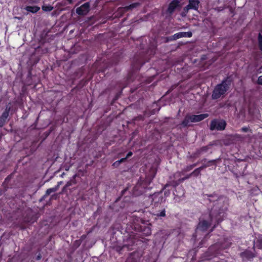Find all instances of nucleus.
I'll list each match as a JSON object with an SVG mask.
<instances>
[{
    "label": "nucleus",
    "mask_w": 262,
    "mask_h": 262,
    "mask_svg": "<svg viewBox=\"0 0 262 262\" xmlns=\"http://www.w3.org/2000/svg\"><path fill=\"white\" fill-rule=\"evenodd\" d=\"M179 1L178 0H172L169 4L167 11L168 13H172L179 6Z\"/></svg>",
    "instance_id": "dca6fc26"
},
{
    "label": "nucleus",
    "mask_w": 262,
    "mask_h": 262,
    "mask_svg": "<svg viewBox=\"0 0 262 262\" xmlns=\"http://www.w3.org/2000/svg\"><path fill=\"white\" fill-rule=\"evenodd\" d=\"M149 59L150 58L147 56V54L142 51L135 55L132 62V71L128 73L125 82L123 84H120L119 87L121 89L120 91L116 94L113 99L114 101L118 99L122 93L123 90L134 80L136 73L140 70L144 64L148 62Z\"/></svg>",
    "instance_id": "f257e3e1"
},
{
    "label": "nucleus",
    "mask_w": 262,
    "mask_h": 262,
    "mask_svg": "<svg viewBox=\"0 0 262 262\" xmlns=\"http://www.w3.org/2000/svg\"><path fill=\"white\" fill-rule=\"evenodd\" d=\"M94 229V227H93L92 228V229L91 230H90L89 231H88V232H87V234H89V233H90L92 231V230H93Z\"/></svg>",
    "instance_id": "a18cd8bd"
},
{
    "label": "nucleus",
    "mask_w": 262,
    "mask_h": 262,
    "mask_svg": "<svg viewBox=\"0 0 262 262\" xmlns=\"http://www.w3.org/2000/svg\"><path fill=\"white\" fill-rule=\"evenodd\" d=\"M215 219V224L213 227V228L211 229V231H212L213 229L215 228L216 227V226L219 224V223H220L222 221V220H221L220 218H219L217 217H216Z\"/></svg>",
    "instance_id": "c9c22d12"
},
{
    "label": "nucleus",
    "mask_w": 262,
    "mask_h": 262,
    "mask_svg": "<svg viewBox=\"0 0 262 262\" xmlns=\"http://www.w3.org/2000/svg\"><path fill=\"white\" fill-rule=\"evenodd\" d=\"M181 38L180 33L178 32L174 34L173 35L167 37V41H173L177 40V39Z\"/></svg>",
    "instance_id": "5701e85b"
},
{
    "label": "nucleus",
    "mask_w": 262,
    "mask_h": 262,
    "mask_svg": "<svg viewBox=\"0 0 262 262\" xmlns=\"http://www.w3.org/2000/svg\"><path fill=\"white\" fill-rule=\"evenodd\" d=\"M201 155V154L200 153L199 149H196L195 152H193L190 156H188L187 158L189 159H194L198 158Z\"/></svg>",
    "instance_id": "b1692460"
},
{
    "label": "nucleus",
    "mask_w": 262,
    "mask_h": 262,
    "mask_svg": "<svg viewBox=\"0 0 262 262\" xmlns=\"http://www.w3.org/2000/svg\"><path fill=\"white\" fill-rule=\"evenodd\" d=\"M76 176H77L76 174H75L74 176H73V180L68 181L67 183V184H66V187H68L71 186L73 184H76V180L75 179Z\"/></svg>",
    "instance_id": "7c9ffc66"
},
{
    "label": "nucleus",
    "mask_w": 262,
    "mask_h": 262,
    "mask_svg": "<svg viewBox=\"0 0 262 262\" xmlns=\"http://www.w3.org/2000/svg\"><path fill=\"white\" fill-rule=\"evenodd\" d=\"M200 2L199 0H189L188 5L185 7L187 10L193 9L197 10L199 8Z\"/></svg>",
    "instance_id": "f3484780"
},
{
    "label": "nucleus",
    "mask_w": 262,
    "mask_h": 262,
    "mask_svg": "<svg viewBox=\"0 0 262 262\" xmlns=\"http://www.w3.org/2000/svg\"><path fill=\"white\" fill-rule=\"evenodd\" d=\"M190 122H191L190 117V115H187L185 117L184 120L181 122V125L183 127H187L190 126V125L189 124Z\"/></svg>",
    "instance_id": "a211bd4d"
},
{
    "label": "nucleus",
    "mask_w": 262,
    "mask_h": 262,
    "mask_svg": "<svg viewBox=\"0 0 262 262\" xmlns=\"http://www.w3.org/2000/svg\"><path fill=\"white\" fill-rule=\"evenodd\" d=\"M232 80L229 77L225 78L221 83L217 84L214 88L211 97L213 99H218L225 95L229 90L232 84Z\"/></svg>",
    "instance_id": "20e7f679"
},
{
    "label": "nucleus",
    "mask_w": 262,
    "mask_h": 262,
    "mask_svg": "<svg viewBox=\"0 0 262 262\" xmlns=\"http://www.w3.org/2000/svg\"><path fill=\"white\" fill-rule=\"evenodd\" d=\"M126 161V158H121L120 160H118L114 162L112 164V166L117 168L119 166L121 163L124 162Z\"/></svg>",
    "instance_id": "cd10ccee"
},
{
    "label": "nucleus",
    "mask_w": 262,
    "mask_h": 262,
    "mask_svg": "<svg viewBox=\"0 0 262 262\" xmlns=\"http://www.w3.org/2000/svg\"><path fill=\"white\" fill-rule=\"evenodd\" d=\"M69 2H70V3L72 2V0H68Z\"/></svg>",
    "instance_id": "09e8293b"
},
{
    "label": "nucleus",
    "mask_w": 262,
    "mask_h": 262,
    "mask_svg": "<svg viewBox=\"0 0 262 262\" xmlns=\"http://www.w3.org/2000/svg\"><path fill=\"white\" fill-rule=\"evenodd\" d=\"M174 194L178 197H181L184 194V190L181 186L177 188L175 190V192H173Z\"/></svg>",
    "instance_id": "4be33fe9"
},
{
    "label": "nucleus",
    "mask_w": 262,
    "mask_h": 262,
    "mask_svg": "<svg viewBox=\"0 0 262 262\" xmlns=\"http://www.w3.org/2000/svg\"><path fill=\"white\" fill-rule=\"evenodd\" d=\"M204 169L201 166L198 168H195L192 172L190 173V175H192L193 177H198L201 175V171Z\"/></svg>",
    "instance_id": "aec40b11"
},
{
    "label": "nucleus",
    "mask_w": 262,
    "mask_h": 262,
    "mask_svg": "<svg viewBox=\"0 0 262 262\" xmlns=\"http://www.w3.org/2000/svg\"><path fill=\"white\" fill-rule=\"evenodd\" d=\"M132 155H133V152H132V151H129V152L127 153V154L126 156L124 158H126V160L127 158H129V157H131Z\"/></svg>",
    "instance_id": "a19ab883"
},
{
    "label": "nucleus",
    "mask_w": 262,
    "mask_h": 262,
    "mask_svg": "<svg viewBox=\"0 0 262 262\" xmlns=\"http://www.w3.org/2000/svg\"><path fill=\"white\" fill-rule=\"evenodd\" d=\"M25 9L29 12H31L32 13H35L37 12L39 10L40 8L38 6H26L25 8Z\"/></svg>",
    "instance_id": "6ab92c4d"
},
{
    "label": "nucleus",
    "mask_w": 262,
    "mask_h": 262,
    "mask_svg": "<svg viewBox=\"0 0 262 262\" xmlns=\"http://www.w3.org/2000/svg\"><path fill=\"white\" fill-rule=\"evenodd\" d=\"M200 162H198L196 163H193L192 164H191V165H187L186 166L184 169V171L185 172H187V171H189L190 170H191L194 167H195V166H196V165L199 163Z\"/></svg>",
    "instance_id": "a878e982"
},
{
    "label": "nucleus",
    "mask_w": 262,
    "mask_h": 262,
    "mask_svg": "<svg viewBox=\"0 0 262 262\" xmlns=\"http://www.w3.org/2000/svg\"><path fill=\"white\" fill-rule=\"evenodd\" d=\"M42 9L43 11L46 12L51 11L53 9V7L51 5H43L42 6Z\"/></svg>",
    "instance_id": "c756f323"
},
{
    "label": "nucleus",
    "mask_w": 262,
    "mask_h": 262,
    "mask_svg": "<svg viewBox=\"0 0 262 262\" xmlns=\"http://www.w3.org/2000/svg\"><path fill=\"white\" fill-rule=\"evenodd\" d=\"M213 213L212 212H210L209 214V217L207 220H203L202 221H200L197 226L196 229V232L199 231H206L208 228L211 225L213 221Z\"/></svg>",
    "instance_id": "0eeeda50"
},
{
    "label": "nucleus",
    "mask_w": 262,
    "mask_h": 262,
    "mask_svg": "<svg viewBox=\"0 0 262 262\" xmlns=\"http://www.w3.org/2000/svg\"><path fill=\"white\" fill-rule=\"evenodd\" d=\"M11 110V106L7 105L0 117V127L4 126L7 122V120L9 117V113Z\"/></svg>",
    "instance_id": "f8f14e48"
},
{
    "label": "nucleus",
    "mask_w": 262,
    "mask_h": 262,
    "mask_svg": "<svg viewBox=\"0 0 262 262\" xmlns=\"http://www.w3.org/2000/svg\"><path fill=\"white\" fill-rule=\"evenodd\" d=\"M41 258V254L39 253L36 256V260H39Z\"/></svg>",
    "instance_id": "37998d69"
},
{
    "label": "nucleus",
    "mask_w": 262,
    "mask_h": 262,
    "mask_svg": "<svg viewBox=\"0 0 262 262\" xmlns=\"http://www.w3.org/2000/svg\"><path fill=\"white\" fill-rule=\"evenodd\" d=\"M181 37H191L192 33L191 31L188 32H180Z\"/></svg>",
    "instance_id": "bb28decb"
},
{
    "label": "nucleus",
    "mask_w": 262,
    "mask_h": 262,
    "mask_svg": "<svg viewBox=\"0 0 262 262\" xmlns=\"http://www.w3.org/2000/svg\"><path fill=\"white\" fill-rule=\"evenodd\" d=\"M51 198H52V199H56V196L55 195H52V196H51Z\"/></svg>",
    "instance_id": "49530a36"
},
{
    "label": "nucleus",
    "mask_w": 262,
    "mask_h": 262,
    "mask_svg": "<svg viewBox=\"0 0 262 262\" xmlns=\"http://www.w3.org/2000/svg\"><path fill=\"white\" fill-rule=\"evenodd\" d=\"M143 119H144V117L142 116V115H140V116L137 117L135 119V120H143Z\"/></svg>",
    "instance_id": "58836bf2"
},
{
    "label": "nucleus",
    "mask_w": 262,
    "mask_h": 262,
    "mask_svg": "<svg viewBox=\"0 0 262 262\" xmlns=\"http://www.w3.org/2000/svg\"><path fill=\"white\" fill-rule=\"evenodd\" d=\"M212 145V144L210 143L208 145L202 146L201 148L198 149L200 151V153L202 154L204 152H206L209 149L210 146H211Z\"/></svg>",
    "instance_id": "393cba45"
},
{
    "label": "nucleus",
    "mask_w": 262,
    "mask_h": 262,
    "mask_svg": "<svg viewBox=\"0 0 262 262\" xmlns=\"http://www.w3.org/2000/svg\"><path fill=\"white\" fill-rule=\"evenodd\" d=\"M253 251L249 249H246L239 253V257L242 262H248L253 261L254 258L257 257V253L255 251V245L252 247Z\"/></svg>",
    "instance_id": "423d86ee"
},
{
    "label": "nucleus",
    "mask_w": 262,
    "mask_h": 262,
    "mask_svg": "<svg viewBox=\"0 0 262 262\" xmlns=\"http://www.w3.org/2000/svg\"><path fill=\"white\" fill-rule=\"evenodd\" d=\"M86 236L85 235H82L81 236V238L80 239H81V242L82 241L83 239H85L86 238Z\"/></svg>",
    "instance_id": "c03bdc74"
},
{
    "label": "nucleus",
    "mask_w": 262,
    "mask_h": 262,
    "mask_svg": "<svg viewBox=\"0 0 262 262\" xmlns=\"http://www.w3.org/2000/svg\"><path fill=\"white\" fill-rule=\"evenodd\" d=\"M219 160L218 159H214V160H210L207 161V159L204 158L202 159L200 162L202 163V165L201 166L202 168L204 169L208 167L211 166H216V163L217 161Z\"/></svg>",
    "instance_id": "4468645a"
},
{
    "label": "nucleus",
    "mask_w": 262,
    "mask_h": 262,
    "mask_svg": "<svg viewBox=\"0 0 262 262\" xmlns=\"http://www.w3.org/2000/svg\"><path fill=\"white\" fill-rule=\"evenodd\" d=\"M249 130V128L248 127H243L241 128V131L244 133H247Z\"/></svg>",
    "instance_id": "4c0bfd02"
},
{
    "label": "nucleus",
    "mask_w": 262,
    "mask_h": 262,
    "mask_svg": "<svg viewBox=\"0 0 262 262\" xmlns=\"http://www.w3.org/2000/svg\"><path fill=\"white\" fill-rule=\"evenodd\" d=\"M128 188H125L121 191V195L123 196L125 194V192L127 191Z\"/></svg>",
    "instance_id": "79ce46f5"
},
{
    "label": "nucleus",
    "mask_w": 262,
    "mask_h": 262,
    "mask_svg": "<svg viewBox=\"0 0 262 262\" xmlns=\"http://www.w3.org/2000/svg\"><path fill=\"white\" fill-rule=\"evenodd\" d=\"M209 115L208 114H202L200 115H190L191 122H198L204 119L207 118Z\"/></svg>",
    "instance_id": "2eb2a0df"
},
{
    "label": "nucleus",
    "mask_w": 262,
    "mask_h": 262,
    "mask_svg": "<svg viewBox=\"0 0 262 262\" xmlns=\"http://www.w3.org/2000/svg\"><path fill=\"white\" fill-rule=\"evenodd\" d=\"M208 235H209V233L207 234L206 235V236H208Z\"/></svg>",
    "instance_id": "8fccbe9b"
},
{
    "label": "nucleus",
    "mask_w": 262,
    "mask_h": 262,
    "mask_svg": "<svg viewBox=\"0 0 262 262\" xmlns=\"http://www.w3.org/2000/svg\"><path fill=\"white\" fill-rule=\"evenodd\" d=\"M139 5L138 3H134L128 6H125L124 7H119L117 11L116 12V16H122L124 13L127 12L128 10H132L135 8H136Z\"/></svg>",
    "instance_id": "1a4fd4ad"
},
{
    "label": "nucleus",
    "mask_w": 262,
    "mask_h": 262,
    "mask_svg": "<svg viewBox=\"0 0 262 262\" xmlns=\"http://www.w3.org/2000/svg\"><path fill=\"white\" fill-rule=\"evenodd\" d=\"M208 196L209 198H213V197H215V199H216V200H217L219 199V197L216 194H210V195H209Z\"/></svg>",
    "instance_id": "ea45409f"
},
{
    "label": "nucleus",
    "mask_w": 262,
    "mask_h": 262,
    "mask_svg": "<svg viewBox=\"0 0 262 262\" xmlns=\"http://www.w3.org/2000/svg\"><path fill=\"white\" fill-rule=\"evenodd\" d=\"M157 172V167L152 166L146 173L145 179L140 178L136 185L133 187V195L136 196H139L146 192L147 190L150 189L151 187L150 186V185L155 177Z\"/></svg>",
    "instance_id": "f03ea898"
},
{
    "label": "nucleus",
    "mask_w": 262,
    "mask_h": 262,
    "mask_svg": "<svg viewBox=\"0 0 262 262\" xmlns=\"http://www.w3.org/2000/svg\"><path fill=\"white\" fill-rule=\"evenodd\" d=\"M257 247L259 249H262V238L257 239Z\"/></svg>",
    "instance_id": "f704fd0d"
},
{
    "label": "nucleus",
    "mask_w": 262,
    "mask_h": 262,
    "mask_svg": "<svg viewBox=\"0 0 262 262\" xmlns=\"http://www.w3.org/2000/svg\"><path fill=\"white\" fill-rule=\"evenodd\" d=\"M90 10V5L89 2L85 3L81 6L78 7L76 10V12L79 15H85Z\"/></svg>",
    "instance_id": "9b49d317"
},
{
    "label": "nucleus",
    "mask_w": 262,
    "mask_h": 262,
    "mask_svg": "<svg viewBox=\"0 0 262 262\" xmlns=\"http://www.w3.org/2000/svg\"><path fill=\"white\" fill-rule=\"evenodd\" d=\"M37 217L31 209L29 210L24 217V221L28 223H34L36 222Z\"/></svg>",
    "instance_id": "ddd939ff"
},
{
    "label": "nucleus",
    "mask_w": 262,
    "mask_h": 262,
    "mask_svg": "<svg viewBox=\"0 0 262 262\" xmlns=\"http://www.w3.org/2000/svg\"><path fill=\"white\" fill-rule=\"evenodd\" d=\"M166 207L164 206L154 207L152 208V214L159 218L166 216Z\"/></svg>",
    "instance_id": "9d476101"
},
{
    "label": "nucleus",
    "mask_w": 262,
    "mask_h": 262,
    "mask_svg": "<svg viewBox=\"0 0 262 262\" xmlns=\"http://www.w3.org/2000/svg\"><path fill=\"white\" fill-rule=\"evenodd\" d=\"M114 60L112 62V64H117L119 61V58L116 54H114L113 56Z\"/></svg>",
    "instance_id": "473e14b6"
},
{
    "label": "nucleus",
    "mask_w": 262,
    "mask_h": 262,
    "mask_svg": "<svg viewBox=\"0 0 262 262\" xmlns=\"http://www.w3.org/2000/svg\"><path fill=\"white\" fill-rule=\"evenodd\" d=\"M162 190L163 189L159 192H157L150 195L149 198L151 200V205H152V208L162 206V203L165 202V198L163 196Z\"/></svg>",
    "instance_id": "39448f33"
},
{
    "label": "nucleus",
    "mask_w": 262,
    "mask_h": 262,
    "mask_svg": "<svg viewBox=\"0 0 262 262\" xmlns=\"http://www.w3.org/2000/svg\"><path fill=\"white\" fill-rule=\"evenodd\" d=\"M227 123L224 120H212L210 124V129L211 130H223L225 129Z\"/></svg>",
    "instance_id": "6e6552de"
},
{
    "label": "nucleus",
    "mask_w": 262,
    "mask_h": 262,
    "mask_svg": "<svg viewBox=\"0 0 262 262\" xmlns=\"http://www.w3.org/2000/svg\"><path fill=\"white\" fill-rule=\"evenodd\" d=\"M258 45L259 50L262 52V35L259 33L257 37Z\"/></svg>",
    "instance_id": "c85d7f7f"
},
{
    "label": "nucleus",
    "mask_w": 262,
    "mask_h": 262,
    "mask_svg": "<svg viewBox=\"0 0 262 262\" xmlns=\"http://www.w3.org/2000/svg\"><path fill=\"white\" fill-rule=\"evenodd\" d=\"M58 188V186H56L53 188H50L48 189L46 191L45 194L43 196L42 199H43L46 198L48 195H50L51 193L56 192Z\"/></svg>",
    "instance_id": "412c9836"
},
{
    "label": "nucleus",
    "mask_w": 262,
    "mask_h": 262,
    "mask_svg": "<svg viewBox=\"0 0 262 262\" xmlns=\"http://www.w3.org/2000/svg\"><path fill=\"white\" fill-rule=\"evenodd\" d=\"M257 83L262 85V75L258 77L257 80Z\"/></svg>",
    "instance_id": "e433bc0d"
},
{
    "label": "nucleus",
    "mask_w": 262,
    "mask_h": 262,
    "mask_svg": "<svg viewBox=\"0 0 262 262\" xmlns=\"http://www.w3.org/2000/svg\"><path fill=\"white\" fill-rule=\"evenodd\" d=\"M81 239H76L73 243V247L76 249L78 248L81 244Z\"/></svg>",
    "instance_id": "2f4dec72"
},
{
    "label": "nucleus",
    "mask_w": 262,
    "mask_h": 262,
    "mask_svg": "<svg viewBox=\"0 0 262 262\" xmlns=\"http://www.w3.org/2000/svg\"><path fill=\"white\" fill-rule=\"evenodd\" d=\"M9 178V177H7L6 179H5V181H6Z\"/></svg>",
    "instance_id": "de8ad7c7"
},
{
    "label": "nucleus",
    "mask_w": 262,
    "mask_h": 262,
    "mask_svg": "<svg viewBox=\"0 0 262 262\" xmlns=\"http://www.w3.org/2000/svg\"><path fill=\"white\" fill-rule=\"evenodd\" d=\"M192 175H190V173L187 174L186 176H185V177H183L181 179H180L178 181L179 183H182L184 181H185V180H187V179H189L190 178L192 177Z\"/></svg>",
    "instance_id": "72a5a7b5"
},
{
    "label": "nucleus",
    "mask_w": 262,
    "mask_h": 262,
    "mask_svg": "<svg viewBox=\"0 0 262 262\" xmlns=\"http://www.w3.org/2000/svg\"><path fill=\"white\" fill-rule=\"evenodd\" d=\"M131 228L135 231L140 232L145 236H149L151 233V225L146 224L140 217L132 215L129 219Z\"/></svg>",
    "instance_id": "7ed1b4c3"
}]
</instances>
